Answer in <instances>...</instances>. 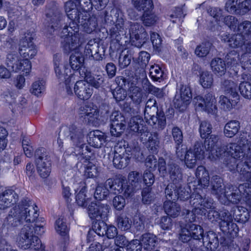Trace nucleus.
<instances>
[{
	"label": "nucleus",
	"instance_id": "f257e3e1",
	"mask_svg": "<svg viewBox=\"0 0 251 251\" xmlns=\"http://www.w3.org/2000/svg\"><path fill=\"white\" fill-rule=\"evenodd\" d=\"M215 177L217 181L216 184L213 183V188L219 195V199L222 203L226 204L229 201L237 203L242 199L250 207L251 211V186H249V183L240 184L238 188L231 186L224 189L222 180L217 176Z\"/></svg>",
	"mask_w": 251,
	"mask_h": 251
},
{
	"label": "nucleus",
	"instance_id": "f03ea898",
	"mask_svg": "<svg viewBox=\"0 0 251 251\" xmlns=\"http://www.w3.org/2000/svg\"><path fill=\"white\" fill-rule=\"evenodd\" d=\"M204 142V148L208 158L211 160H216L217 158H222L229 154L231 156L229 162L228 163L232 164L236 160H240L241 157L244 156V150L245 146L236 143H230L226 146L218 148L216 150H213L216 144L217 143L219 138L215 135H211L209 138H205Z\"/></svg>",
	"mask_w": 251,
	"mask_h": 251
},
{
	"label": "nucleus",
	"instance_id": "7ed1b4c3",
	"mask_svg": "<svg viewBox=\"0 0 251 251\" xmlns=\"http://www.w3.org/2000/svg\"><path fill=\"white\" fill-rule=\"evenodd\" d=\"M37 209L30 201L24 199L20 205L10 210L5 222L11 227H17L24 223H33L39 217Z\"/></svg>",
	"mask_w": 251,
	"mask_h": 251
},
{
	"label": "nucleus",
	"instance_id": "20e7f679",
	"mask_svg": "<svg viewBox=\"0 0 251 251\" xmlns=\"http://www.w3.org/2000/svg\"><path fill=\"white\" fill-rule=\"evenodd\" d=\"M208 217L212 221L218 222L221 229L231 238L236 237L238 233L237 225L233 223V218L228 211H224L219 213L214 209L208 211Z\"/></svg>",
	"mask_w": 251,
	"mask_h": 251
},
{
	"label": "nucleus",
	"instance_id": "39448f33",
	"mask_svg": "<svg viewBox=\"0 0 251 251\" xmlns=\"http://www.w3.org/2000/svg\"><path fill=\"white\" fill-rule=\"evenodd\" d=\"M18 244L24 250H37L42 247L40 239L33 234L30 224L25 225L19 234Z\"/></svg>",
	"mask_w": 251,
	"mask_h": 251
},
{
	"label": "nucleus",
	"instance_id": "423d86ee",
	"mask_svg": "<svg viewBox=\"0 0 251 251\" xmlns=\"http://www.w3.org/2000/svg\"><path fill=\"white\" fill-rule=\"evenodd\" d=\"M35 163L38 173L42 178L48 177L51 172V160L45 148L37 149L35 152Z\"/></svg>",
	"mask_w": 251,
	"mask_h": 251
},
{
	"label": "nucleus",
	"instance_id": "0eeeda50",
	"mask_svg": "<svg viewBox=\"0 0 251 251\" xmlns=\"http://www.w3.org/2000/svg\"><path fill=\"white\" fill-rule=\"evenodd\" d=\"M79 25L70 24V28L73 31V33L70 37L62 41V47L66 53H69L76 49L85 41V35L79 32Z\"/></svg>",
	"mask_w": 251,
	"mask_h": 251
},
{
	"label": "nucleus",
	"instance_id": "6e6552de",
	"mask_svg": "<svg viewBox=\"0 0 251 251\" xmlns=\"http://www.w3.org/2000/svg\"><path fill=\"white\" fill-rule=\"evenodd\" d=\"M193 102L198 111H204L211 115H214L217 112L216 100L211 93H208L204 98L200 96H196L194 98Z\"/></svg>",
	"mask_w": 251,
	"mask_h": 251
},
{
	"label": "nucleus",
	"instance_id": "1a4fd4ad",
	"mask_svg": "<svg viewBox=\"0 0 251 251\" xmlns=\"http://www.w3.org/2000/svg\"><path fill=\"white\" fill-rule=\"evenodd\" d=\"M129 33L130 42L132 46L140 48L146 42L148 34L140 24L130 22Z\"/></svg>",
	"mask_w": 251,
	"mask_h": 251
},
{
	"label": "nucleus",
	"instance_id": "9d476101",
	"mask_svg": "<svg viewBox=\"0 0 251 251\" xmlns=\"http://www.w3.org/2000/svg\"><path fill=\"white\" fill-rule=\"evenodd\" d=\"M133 4L138 11L144 12L143 22L146 25L150 26L156 22V16L151 13L153 9L152 0H136Z\"/></svg>",
	"mask_w": 251,
	"mask_h": 251
},
{
	"label": "nucleus",
	"instance_id": "9b49d317",
	"mask_svg": "<svg viewBox=\"0 0 251 251\" xmlns=\"http://www.w3.org/2000/svg\"><path fill=\"white\" fill-rule=\"evenodd\" d=\"M6 64L13 72L22 71L23 75H27L30 72L31 64L28 59H19L14 53H9L7 55Z\"/></svg>",
	"mask_w": 251,
	"mask_h": 251
},
{
	"label": "nucleus",
	"instance_id": "f8f14e48",
	"mask_svg": "<svg viewBox=\"0 0 251 251\" xmlns=\"http://www.w3.org/2000/svg\"><path fill=\"white\" fill-rule=\"evenodd\" d=\"M131 158L130 154L122 145L118 144L114 147V153L113 157V164L117 169L126 168L129 164Z\"/></svg>",
	"mask_w": 251,
	"mask_h": 251
},
{
	"label": "nucleus",
	"instance_id": "ddd939ff",
	"mask_svg": "<svg viewBox=\"0 0 251 251\" xmlns=\"http://www.w3.org/2000/svg\"><path fill=\"white\" fill-rule=\"evenodd\" d=\"M201 147H203L200 143H197L193 149H190L186 152L184 161L188 168H194L196 166L197 160H201L205 157V152Z\"/></svg>",
	"mask_w": 251,
	"mask_h": 251
},
{
	"label": "nucleus",
	"instance_id": "4468645a",
	"mask_svg": "<svg viewBox=\"0 0 251 251\" xmlns=\"http://www.w3.org/2000/svg\"><path fill=\"white\" fill-rule=\"evenodd\" d=\"M203 237V228L200 226L192 224L189 226H187L181 229L179 239L183 242H187L191 238L196 240H200Z\"/></svg>",
	"mask_w": 251,
	"mask_h": 251
},
{
	"label": "nucleus",
	"instance_id": "2eb2a0df",
	"mask_svg": "<svg viewBox=\"0 0 251 251\" xmlns=\"http://www.w3.org/2000/svg\"><path fill=\"white\" fill-rule=\"evenodd\" d=\"M32 40L31 37L25 36L20 41L19 52L25 59L32 58L37 53V49Z\"/></svg>",
	"mask_w": 251,
	"mask_h": 251
},
{
	"label": "nucleus",
	"instance_id": "dca6fc26",
	"mask_svg": "<svg viewBox=\"0 0 251 251\" xmlns=\"http://www.w3.org/2000/svg\"><path fill=\"white\" fill-rule=\"evenodd\" d=\"M190 203L193 205V212L201 215L206 214L207 209H212L213 203L205 198H203L200 195H193L191 197Z\"/></svg>",
	"mask_w": 251,
	"mask_h": 251
},
{
	"label": "nucleus",
	"instance_id": "f3484780",
	"mask_svg": "<svg viewBox=\"0 0 251 251\" xmlns=\"http://www.w3.org/2000/svg\"><path fill=\"white\" fill-rule=\"evenodd\" d=\"M79 77L84 79L85 81L90 84L92 87L96 89L100 87L104 82V78L102 75H93L87 68H82L79 71Z\"/></svg>",
	"mask_w": 251,
	"mask_h": 251
},
{
	"label": "nucleus",
	"instance_id": "a211bd4d",
	"mask_svg": "<svg viewBox=\"0 0 251 251\" xmlns=\"http://www.w3.org/2000/svg\"><path fill=\"white\" fill-rule=\"evenodd\" d=\"M105 49L94 40H90L85 47L84 53L86 56L92 57L97 61L101 60L104 55Z\"/></svg>",
	"mask_w": 251,
	"mask_h": 251
},
{
	"label": "nucleus",
	"instance_id": "6ab92c4d",
	"mask_svg": "<svg viewBox=\"0 0 251 251\" xmlns=\"http://www.w3.org/2000/svg\"><path fill=\"white\" fill-rule=\"evenodd\" d=\"M244 158V156L240 158V159L236 160L232 164L230 165L228 163L227 167L230 171L234 170L237 169L238 171H240V174L243 176L244 179L247 182L249 183V186H251V166H250L249 162L246 160L244 162V164L241 162L237 163V161L242 160ZM243 160H242V162Z\"/></svg>",
	"mask_w": 251,
	"mask_h": 251
},
{
	"label": "nucleus",
	"instance_id": "aec40b11",
	"mask_svg": "<svg viewBox=\"0 0 251 251\" xmlns=\"http://www.w3.org/2000/svg\"><path fill=\"white\" fill-rule=\"evenodd\" d=\"M64 135L72 141L75 146H78L84 141L83 129L75 125L63 129Z\"/></svg>",
	"mask_w": 251,
	"mask_h": 251
},
{
	"label": "nucleus",
	"instance_id": "412c9836",
	"mask_svg": "<svg viewBox=\"0 0 251 251\" xmlns=\"http://www.w3.org/2000/svg\"><path fill=\"white\" fill-rule=\"evenodd\" d=\"M74 92L80 100L89 99L93 93V88L84 80L77 81L74 86Z\"/></svg>",
	"mask_w": 251,
	"mask_h": 251
},
{
	"label": "nucleus",
	"instance_id": "4be33fe9",
	"mask_svg": "<svg viewBox=\"0 0 251 251\" xmlns=\"http://www.w3.org/2000/svg\"><path fill=\"white\" fill-rule=\"evenodd\" d=\"M18 195L12 189H6L0 194V209H4L15 203Z\"/></svg>",
	"mask_w": 251,
	"mask_h": 251
},
{
	"label": "nucleus",
	"instance_id": "5701e85b",
	"mask_svg": "<svg viewBox=\"0 0 251 251\" xmlns=\"http://www.w3.org/2000/svg\"><path fill=\"white\" fill-rule=\"evenodd\" d=\"M180 100L176 97L174 102L177 108L183 110L190 103L192 99V95L190 88L188 86L181 85L180 88Z\"/></svg>",
	"mask_w": 251,
	"mask_h": 251
},
{
	"label": "nucleus",
	"instance_id": "b1692460",
	"mask_svg": "<svg viewBox=\"0 0 251 251\" xmlns=\"http://www.w3.org/2000/svg\"><path fill=\"white\" fill-rule=\"evenodd\" d=\"M124 20L122 17H117L115 25L110 29V36L112 41L120 44L123 37L125 34L124 28Z\"/></svg>",
	"mask_w": 251,
	"mask_h": 251
},
{
	"label": "nucleus",
	"instance_id": "393cba45",
	"mask_svg": "<svg viewBox=\"0 0 251 251\" xmlns=\"http://www.w3.org/2000/svg\"><path fill=\"white\" fill-rule=\"evenodd\" d=\"M47 18L46 19L48 23L49 27L52 29L57 28L62 21L63 16L59 9L57 8L50 10L46 14Z\"/></svg>",
	"mask_w": 251,
	"mask_h": 251
},
{
	"label": "nucleus",
	"instance_id": "a878e982",
	"mask_svg": "<svg viewBox=\"0 0 251 251\" xmlns=\"http://www.w3.org/2000/svg\"><path fill=\"white\" fill-rule=\"evenodd\" d=\"M54 70L57 76L60 81H64L66 84L70 82L72 74L70 68L67 65L60 67L59 63L55 61Z\"/></svg>",
	"mask_w": 251,
	"mask_h": 251
},
{
	"label": "nucleus",
	"instance_id": "bb28decb",
	"mask_svg": "<svg viewBox=\"0 0 251 251\" xmlns=\"http://www.w3.org/2000/svg\"><path fill=\"white\" fill-rule=\"evenodd\" d=\"M80 24L87 33H91L95 30L97 26V19L95 17H90L87 12L82 13L81 20L79 22Z\"/></svg>",
	"mask_w": 251,
	"mask_h": 251
},
{
	"label": "nucleus",
	"instance_id": "cd10ccee",
	"mask_svg": "<svg viewBox=\"0 0 251 251\" xmlns=\"http://www.w3.org/2000/svg\"><path fill=\"white\" fill-rule=\"evenodd\" d=\"M106 137L104 133L97 130L89 134L88 142L89 145L95 148H100L105 143Z\"/></svg>",
	"mask_w": 251,
	"mask_h": 251
},
{
	"label": "nucleus",
	"instance_id": "c85d7f7f",
	"mask_svg": "<svg viewBox=\"0 0 251 251\" xmlns=\"http://www.w3.org/2000/svg\"><path fill=\"white\" fill-rule=\"evenodd\" d=\"M84 112L81 113V116H84L85 118H87L88 120L94 123L96 125L103 124L104 122V118L102 116H100L99 115V111L97 109H90L88 107L85 108L83 107Z\"/></svg>",
	"mask_w": 251,
	"mask_h": 251
},
{
	"label": "nucleus",
	"instance_id": "c756f323",
	"mask_svg": "<svg viewBox=\"0 0 251 251\" xmlns=\"http://www.w3.org/2000/svg\"><path fill=\"white\" fill-rule=\"evenodd\" d=\"M125 183V179L122 178L113 180L111 178L105 181L106 186H108L110 193L118 194L123 192V185Z\"/></svg>",
	"mask_w": 251,
	"mask_h": 251
},
{
	"label": "nucleus",
	"instance_id": "7c9ffc66",
	"mask_svg": "<svg viewBox=\"0 0 251 251\" xmlns=\"http://www.w3.org/2000/svg\"><path fill=\"white\" fill-rule=\"evenodd\" d=\"M221 40L227 42L228 45L231 48H236L242 47L244 44L243 37L240 34L231 35L224 34L221 36Z\"/></svg>",
	"mask_w": 251,
	"mask_h": 251
},
{
	"label": "nucleus",
	"instance_id": "2f4dec72",
	"mask_svg": "<svg viewBox=\"0 0 251 251\" xmlns=\"http://www.w3.org/2000/svg\"><path fill=\"white\" fill-rule=\"evenodd\" d=\"M140 241L144 250L147 251H157L155 250L156 239L154 235L150 233L144 234Z\"/></svg>",
	"mask_w": 251,
	"mask_h": 251
},
{
	"label": "nucleus",
	"instance_id": "473e14b6",
	"mask_svg": "<svg viewBox=\"0 0 251 251\" xmlns=\"http://www.w3.org/2000/svg\"><path fill=\"white\" fill-rule=\"evenodd\" d=\"M240 128V123L237 120H231L225 126L224 134L228 138H231L235 135Z\"/></svg>",
	"mask_w": 251,
	"mask_h": 251
},
{
	"label": "nucleus",
	"instance_id": "72a5a7b5",
	"mask_svg": "<svg viewBox=\"0 0 251 251\" xmlns=\"http://www.w3.org/2000/svg\"><path fill=\"white\" fill-rule=\"evenodd\" d=\"M84 58L79 52H75L70 57V64L72 69L77 71L79 74V71L82 68H86L84 66Z\"/></svg>",
	"mask_w": 251,
	"mask_h": 251
},
{
	"label": "nucleus",
	"instance_id": "f704fd0d",
	"mask_svg": "<svg viewBox=\"0 0 251 251\" xmlns=\"http://www.w3.org/2000/svg\"><path fill=\"white\" fill-rule=\"evenodd\" d=\"M196 176L198 179L199 183L201 186L205 187L209 183V173L203 166H199L196 171Z\"/></svg>",
	"mask_w": 251,
	"mask_h": 251
},
{
	"label": "nucleus",
	"instance_id": "c9c22d12",
	"mask_svg": "<svg viewBox=\"0 0 251 251\" xmlns=\"http://www.w3.org/2000/svg\"><path fill=\"white\" fill-rule=\"evenodd\" d=\"M222 89L225 93L232 96L236 100H239V95L237 92V84L231 80H225L222 83Z\"/></svg>",
	"mask_w": 251,
	"mask_h": 251
},
{
	"label": "nucleus",
	"instance_id": "e433bc0d",
	"mask_svg": "<svg viewBox=\"0 0 251 251\" xmlns=\"http://www.w3.org/2000/svg\"><path fill=\"white\" fill-rule=\"evenodd\" d=\"M210 66L212 71L217 75L222 76L226 72V63L220 58H216L212 59Z\"/></svg>",
	"mask_w": 251,
	"mask_h": 251
},
{
	"label": "nucleus",
	"instance_id": "4c0bfd02",
	"mask_svg": "<svg viewBox=\"0 0 251 251\" xmlns=\"http://www.w3.org/2000/svg\"><path fill=\"white\" fill-rule=\"evenodd\" d=\"M248 56V53H245L239 57V55L235 51H231L227 55V63L231 66H235L239 63L246 62V58Z\"/></svg>",
	"mask_w": 251,
	"mask_h": 251
},
{
	"label": "nucleus",
	"instance_id": "58836bf2",
	"mask_svg": "<svg viewBox=\"0 0 251 251\" xmlns=\"http://www.w3.org/2000/svg\"><path fill=\"white\" fill-rule=\"evenodd\" d=\"M233 214L235 220L240 223L246 222L250 217L248 209L241 206H238L234 209Z\"/></svg>",
	"mask_w": 251,
	"mask_h": 251
},
{
	"label": "nucleus",
	"instance_id": "ea45409f",
	"mask_svg": "<svg viewBox=\"0 0 251 251\" xmlns=\"http://www.w3.org/2000/svg\"><path fill=\"white\" fill-rule=\"evenodd\" d=\"M92 228V230H90L88 232L89 238L90 237V235L93 234V233H96L99 236H103L106 233L105 230L107 229V224L103 220H97L93 224Z\"/></svg>",
	"mask_w": 251,
	"mask_h": 251
},
{
	"label": "nucleus",
	"instance_id": "a19ab883",
	"mask_svg": "<svg viewBox=\"0 0 251 251\" xmlns=\"http://www.w3.org/2000/svg\"><path fill=\"white\" fill-rule=\"evenodd\" d=\"M116 221L118 227L122 230H127L131 227L132 222L126 213L117 214Z\"/></svg>",
	"mask_w": 251,
	"mask_h": 251
},
{
	"label": "nucleus",
	"instance_id": "79ce46f5",
	"mask_svg": "<svg viewBox=\"0 0 251 251\" xmlns=\"http://www.w3.org/2000/svg\"><path fill=\"white\" fill-rule=\"evenodd\" d=\"M164 207L166 214L172 217H176L179 214L180 209L176 202L166 201L164 203Z\"/></svg>",
	"mask_w": 251,
	"mask_h": 251
},
{
	"label": "nucleus",
	"instance_id": "37998d69",
	"mask_svg": "<svg viewBox=\"0 0 251 251\" xmlns=\"http://www.w3.org/2000/svg\"><path fill=\"white\" fill-rule=\"evenodd\" d=\"M144 121L137 117L132 118L129 124L130 130L137 133H142L144 131Z\"/></svg>",
	"mask_w": 251,
	"mask_h": 251
},
{
	"label": "nucleus",
	"instance_id": "c03bdc74",
	"mask_svg": "<svg viewBox=\"0 0 251 251\" xmlns=\"http://www.w3.org/2000/svg\"><path fill=\"white\" fill-rule=\"evenodd\" d=\"M133 51L131 50H128L126 51H123L121 53L119 62L121 68H125L127 67L131 62V59L133 58Z\"/></svg>",
	"mask_w": 251,
	"mask_h": 251
},
{
	"label": "nucleus",
	"instance_id": "a18cd8bd",
	"mask_svg": "<svg viewBox=\"0 0 251 251\" xmlns=\"http://www.w3.org/2000/svg\"><path fill=\"white\" fill-rule=\"evenodd\" d=\"M108 186H106L105 183L99 184L96 188L94 193V197L96 199L101 201L105 199L109 194Z\"/></svg>",
	"mask_w": 251,
	"mask_h": 251
},
{
	"label": "nucleus",
	"instance_id": "49530a36",
	"mask_svg": "<svg viewBox=\"0 0 251 251\" xmlns=\"http://www.w3.org/2000/svg\"><path fill=\"white\" fill-rule=\"evenodd\" d=\"M199 81L203 88H210L213 83V75L209 72H203L201 74Z\"/></svg>",
	"mask_w": 251,
	"mask_h": 251
},
{
	"label": "nucleus",
	"instance_id": "de8ad7c7",
	"mask_svg": "<svg viewBox=\"0 0 251 251\" xmlns=\"http://www.w3.org/2000/svg\"><path fill=\"white\" fill-rule=\"evenodd\" d=\"M239 90L244 99L251 100V82L245 81L241 82L239 85Z\"/></svg>",
	"mask_w": 251,
	"mask_h": 251
},
{
	"label": "nucleus",
	"instance_id": "09e8293b",
	"mask_svg": "<svg viewBox=\"0 0 251 251\" xmlns=\"http://www.w3.org/2000/svg\"><path fill=\"white\" fill-rule=\"evenodd\" d=\"M33 232L37 235H42L45 232V220L43 218H37L33 223H30Z\"/></svg>",
	"mask_w": 251,
	"mask_h": 251
},
{
	"label": "nucleus",
	"instance_id": "8fccbe9b",
	"mask_svg": "<svg viewBox=\"0 0 251 251\" xmlns=\"http://www.w3.org/2000/svg\"><path fill=\"white\" fill-rule=\"evenodd\" d=\"M45 90V82L39 80L34 82L30 89V93L37 97L40 96Z\"/></svg>",
	"mask_w": 251,
	"mask_h": 251
},
{
	"label": "nucleus",
	"instance_id": "3c124183",
	"mask_svg": "<svg viewBox=\"0 0 251 251\" xmlns=\"http://www.w3.org/2000/svg\"><path fill=\"white\" fill-rule=\"evenodd\" d=\"M84 175L88 177H94L98 176L99 171L97 167L92 162H86L84 165Z\"/></svg>",
	"mask_w": 251,
	"mask_h": 251
},
{
	"label": "nucleus",
	"instance_id": "603ef678",
	"mask_svg": "<svg viewBox=\"0 0 251 251\" xmlns=\"http://www.w3.org/2000/svg\"><path fill=\"white\" fill-rule=\"evenodd\" d=\"M86 191L85 186H83L75 196L76 202L80 206L86 207L88 204L89 199L86 198Z\"/></svg>",
	"mask_w": 251,
	"mask_h": 251
},
{
	"label": "nucleus",
	"instance_id": "864d4df0",
	"mask_svg": "<svg viewBox=\"0 0 251 251\" xmlns=\"http://www.w3.org/2000/svg\"><path fill=\"white\" fill-rule=\"evenodd\" d=\"M130 97L136 103L139 104L142 100L143 93L142 90L138 87L132 86L130 88Z\"/></svg>",
	"mask_w": 251,
	"mask_h": 251
},
{
	"label": "nucleus",
	"instance_id": "5fc2aeb1",
	"mask_svg": "<svg viewBox=\"0 0 251 251\" xmlns=\"http://www.w3.org/2000/svg\"><path fill=\"white\" fill-rule=\"evenodd\" d=\"M83 11H79L78 8L75 7L73 10H70L69 12H66L68 18L72 21L70 24H75V25H79L78 23L82 18Z\"/></svg>",
	"mask_w": 251,
	"mask_h": 251
},
{
	"label": "nucleus",
	"instance_id": "6e6d98bb",
	"mask_svg": "<svg viewBox=\"0 0 251 251\" xmlns=\"http://www.w3.org/2000/svg\"><path fill=\"white\" fill-rule=\"evenodd\" d=\"M211 45L210 43L205 42L198 46L195 50V53L196 55L199 57H203L206 56L209 52Z\"/></svg>",
	"mask_w": 251,
	"mask_h": 251
},
{
	"label": "nucleus",
	"instance_id": "4d7b16f0",
	"mask_svg": "<svg viewBox=\"0 0 251 251\" xmlns=\"http://www.w3.org/2000/svg\"><path fill=\"white\" fill-rule=\"evenodd\" d=\"M128 179L131 185L134 186L135 188L141 187V175L140 173L137 171L130 172L128 176Z\"/></svg>",
	"mask_w": 251,
	"mask_h": 251
},
{
	"label": "nucleus",
	"instance_id": "13d9d810",
	"mask_svg": "<svg viewBox=\"0 0 251 251\" xmlns=\"http://www.w3.org/2000/svg\"><path fill=\"white\" fill-rule=\"evenodd\" d=\"M212 125L208 122L204 121L201 122L199 132L202 138L208 137L212 132Z\"/></svg>",
	"mask_w": 251,
	"mask_h": 251
},
{
	"label": "nucleus",
	"instance_id": "bf43d9fd",
	"mask_svg": "<svg viewBox=\"0 0 251 251\" xmlns=\"http://www.w3.org/2000/svg\"><path fill=\"white\" fill-rule=\"evenodd\" d=\"M55 228L56 232L61 235H66L68 231V228L66 224V222L62 217H59L56 221L55 223Z\"/></svg>",
	"mask_w": 251,
	"mask_h": 251
},
{
	"label": "nucleus",
	"instance_id": "052dcab7",
	"mask_svg": "<svg viewBox=\"0 0 251 251\" xmlns=\"http://www.w3.org/2000/svg\"><path fill=\"white\" fill-rule=\"evenodd\" d=\"M170 187H172V185H168L166 189V193L167 195H169V197H171V198L172 199H173L175 200L176 199L179 198L181 200H184L187 199L190 197V195L188 191H184L183 192L182 190L181 191L180 193H179L178 190H174V194L175 195V197L174 198H173L172 196H173V193H170L169 192V188Z\"/></svg>",
	"mask_w": 251,
	"mask_h": 251
},
{
	"label": "nucleus",
	"instance_id": "680f3d73",
	"mask_svg": "<svg viewBox=\"0 0 251 251\" xmlns=\"http://www.w3.org/2000/svg\"><path fill=\"white\" fill-rule=\"evenodd\" d=\"M98 204L99 216H98V220H105L107 217L108 214L109 212V207L107 204L102 203L101 202H97Z\"/></svg>",
	"mask_w": 251,
	"mask_h": 251
},
{
	"label": "nucleus",
	"instance_id": "e2e57ef3",
	"mask_svg": "<svg viewBox=\"0 0 251 251\" xmlns=\"http://www.w3.org/2000/svg\"><path fill=\"white\" fill-rule=\"evenodd\" d=\"M126 126L124 124L117 125L115 123L114 124H110V132L112 136L116 137L120 136L126 129Z\"/></svg>",
	"mask_w": 251,
	"mask_h": 251
},
{
	"label": "nucleus",
	"instance_id": "0e129e2a",
	"mask_svg": "<svg viewBox=\"0 0 251 251\" xmlns=\"http://www.w3.org/2000/svg\"><path fill=\"white\" fill-rule=\"evenodd\" d=\"M219 103L222 108L226 111H229L232 108L233 105L237 103L236 101L232 102L226 96H221L220 97Z\"/></svg>",
	"mask_w": 251,
	"mask_h": 251
},
{
	"label": "nucleus",
	"instance_id": "69168bd1",
	"mask_svg": "<svg viewBox=\"0 0 251 251\" xmlns=\"http://www.w3.org/2000/svg\"><path fill=\"white\" fill-rule=\"evenodd\" d=\"M142 201L145 204H149L153 200L154 197L149 187L144 188L142 192Z\"/></svg>",
	"mask_w": 251,
	"mask_h": 251
},
{
	"label": "nucleus",
	"instance_id": "338daca9",
	"mask_svg": "<svg viewBox=\"0 0 251 251\" xmlns=\"http://www.w3.org/2000/svg\"><path fill=\"white\" fill-rule=\"evenodd\" d=\"M184 17L182 9L180 7L176 8L173 13L170 15L171 20L174 23H176L178 22H181V20Z\"/></svg>",
	"mask_w": 251,
	"mask_h": 251
},
{
	"label": "nucleus",
	"instance_id": "774afa93",
	"mask_svg": "<svg viewBox=\"0 0 251 251\" xmlns=\"http://www.w3.org/2000/svg\"><path fill=\"white\" fill-rule=\"evenodd\" d=\"M237 31L240 32L239 34L247 35L251 33V23L249 21H245L240 25H238Z\"/></svg>",
	"mask_w": 251,
	"mask_h": 251
}]
</instances>
